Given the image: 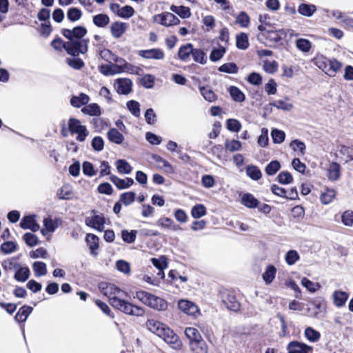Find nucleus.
I'll return each mask as SVG.
<instances>
[{
  "label": "nucleus",
  "mask_w": 353,
  "mask_h": 353,
  "mask_svg": "<svg viewBox=\"0 0 353 353\" xmlns=\"http://www.w3.org/2000/svg\"><path fill=\"white\" fill-rule=\"evenodd\" d=\"M296 47L303 52H308L312 47L311 42L306 39H298L296 41Z\"/></svg>",
  "instance_id": "49"
},
{
  "label": "nucleus",
  "mask_w": 353,
  "mask_h": 353,
  "mask_svg": "<svg viewBox=\"0 0 353 353\" xmlns=\"http://www.w3.org/2000/svg\"><path fill=\"white\" fill-rule=\"evenodd\" d=\"M33 308L30 306L23 305L22 306L14 316V319L17 322H24L26 321L28 316L32 312Z\"/></svg>",
  "instance_id": "25"
},
{
  "label": "nucleus",
  "mask_w": 353,
  "mask_h": 353,
  "mask_svg": "<svg viewBox=\"0 0 353 353\" xmlns=\"http://www.w3.org/2000/svg\"><path fill=\"white\" fill-rule=\"evenodd\" d=\"M225 148L230 152H234L241 148V143L238 140H226L225 142Z\"/></svg>",
  "instance_id": "52"
},
{
  "label": "nucleus",
  "mask_w": 353,
  "mask_h": 353,
  "mask_svg": "<svg viewBox=\"0 0 353 353\" xmlns=\"http://www.w3.org/2000/svg\"><path fill=\"white\" fill-rule=\"evenodd\" d=\"M304 336L310 342L315 343L319 341L321 333L312 327H307L304 331Z\"/></svg>",
  "instance_id": "32"
},
{
  "label": "nucleus",
  "mask_w": 353,
  "mask_h": 353,
  "mask_svg": "<svg viewBox=\"0 0 353 353\" xmlns=\"http://www.w3.org/2000/svg\"><path fill=\"white\" fill-rule=\"evenodd\" d=\"M225 53V48L224 47H221L218 49H214L212 50L210 54V59L213 62L217 61L223 57Z\"/></svg>",
  "instance_id": "61"
},
{
  "label": "nucleus",
  "mask_w": 353,
  "mask_h": 353,
  "mask_svg": "<svg viewBox=\"0 0 353 353\" xmlns=\"http://www.w3.org/2000/svg\"><path fill=\"white\" fill-rule=\"evenodd\" d=\"M32 268L36 276H41L47 274L46 265L43 262L35 261Z\"/></svg>",
  "instance_id": "48"
},
{
  "label": "nucleus",
  "mask_w": 353,
  "mask_h": 353,
  "mask_svg": "<svg viewBox=\"0 0 353 353\" xmlns=\"http://www.w3.org/2000/svg\"><path fill=\"white\" fill-rule=\"evenodd\" d=\"M90 97L84 93H81L79 96H73L70 99V103L75 108H80L83 105L88 103Z\"/></svg>",
  "instance_id": "26"
},
{
  "label": "nucleus",
  "mask_w": 353,
  "mask_h": 353,
  "mask_svg": "<svg viewBox=\"0 0 353 353\" xmlns=\"http://www.w3.org/2000/svg\"><path fill=\"white\" fill-rule=\"evenodd\" d=\"M241 203L245 207L250 209L256 208L260 201L250 193H244L241 195Z\"/></svg>",
  "instance_id": "16"
},
{
  "label": "nucleus",
  "mask_w": 353,
  "mask_h": 353,
  "mask_svg": "<svg viewBox=\"0 0 353 353\" xmlns=\"http://www.w3.org/2000/svg\"><path fill=\"white\" fill-rule=\"evenodd\" d=\"M85 241L90 250V253L94 256H97V252L96 250H97L99 246L98 236L93 234H88Z\"/></svg>",
  "instance_id": "23"
},
{
  "label": "nucleus",
  "mask_w": 353,
  "mask_h": 353,
  "mask_svg": "<svg viewBox=\"0 0 353 353\" xmlns=\"http://www.w3.org/2000/svg\"><path fill=\"white\" fill-rule=\"evenodd\" d=\"M335 197V192L332 189H327L321 194V201L323 204H329Z\"/></svg>",
  "instance_id": "59"
},
{
  "label": "nucleus",
  "mask_w": 353,
  "mask_h": 353,
  "mask_svg": "<svg viewBox=\"0 0 353 353\" xmlns=\"http://www.w3.org/2000/svg\"><path fill=\"white\" fill-rule=\"evenodd\" d=\"M127 108L134 117L140 116V104L138 101L130 100L126 103Z\"/></svg>",
  "instance_id": "53"
},
{
  "label": "nucleus",
  "mask_w": 353,
  "mask_h": 353,
  "mask_svg": "<svg viewBox=\"0 0 353 353\" xmlns=\"http://www.w3.org/2000/svg\"><path fill=\"white\" fill-rule=\"evenodd\" d=\"M30 274V269L28 267H21V265L15 271L14 278L19 282H25Z\"/></svg>",
  "instance_id": "28"
},
{
  "label": "nucleus",
  "mask_w": 353,
  "mask_h": 353,
  "mask_svg": "<svg viewBox=\"0 0 353 353\" xmlns=\"http://www.w3.org/2000/svg\"><path fill=\"white\" fill-rule=\"evenodd\" d=\"M127 29V24L123 22H114L110 27L111 34L116 39L120 38Z\"/></svg>",
  "instance_id": "21"
},
{
  "label": "nucleus",
  "mask_w": 353,
  "mask_h": 353,
  "mask_svg": "<svg viewBox=\"0 0 353 353\" xmlns=\"http://www.w3.org/2000/svg\"><path fill=\"white\" fill-rule=\"evenodd\" d=\"M193 45L192 43H186L181 46L178 51V57L183 62H188L190 60V57L193 52Z\"/></svg>",
  "instance_id": "18"
},
{
  "label": "nucleus",
  "mask_w": 353,
  "mask_h": 353,
  "mask_svg": "<svg viewBox=\"0 0 353 353\" xmlns=\"http://www.w3.org/2000/svg\"><path fill=\"white\" fill-rule=\"evenodd\" d=\"M73 192L68 185H64L57 192V196L60 200H70L72 199Z\"/></svg>",
  "instance_id": "29"
},
{
  "label": "nucleus",
  "mask_w": 353,
  "mask_h": 353,
  "mask_svg": "<svg viewBox=\"0 0 353 353\" xmlns=\"http://www.w3.org/2000/svg\"><path fill=\"white\" fill-rule=\"evenodd\" d=\"M178 307L180 310L190 316H196L200 313L198 306L188 300H179Z\"/></svg>",
  "instance_id": "10"
},
{
  "label": "nucleus",
  "mask_w": 353,
  "mask_h": 353,
  "mask_svg": "<svg viewBox=\"0 0 353 353\" xmlns=\"http://www.w3.org/2000/svg\"><path fill=\"white\" fill-rule=\"evenodd\" d=\"M1 265L5 271L12 272L16 271L17 269L19 268L20 263L15 262L12 258L3 261Z\"/></svg>",
  "instance_id": "55"
},
{
  "label": "nucleus",
  "mask_w": 353,
  "mask_h": 353,
  "mask_svg": "<svg viewBox=\"0 0 353 353\" xmlns=\"http://www.w3.org/2000/svg\"><path fill=\"white\" fill-rule=\"evenodd\" d=\"M326 74L330 77H334L342 68V63L335 59H330Z\"/></svg>",
  "instance_id": "27"
},
{
  "label": "nucleus",
  "mask_w": 353,
  "mask_h": 353,
  "mask_svg": "<svg viewBox=\"0 0 353 353\" xmlns=\"http://www.w3.org/2000/svg\"><path fill=\"white\" fill-rule=\"evenodd\" d=\"M117 169L119 173L127 174L132 170V166L124 159H119L117 161Z\"/></svg>",
  "instance_id": "45"
},
{
  "label": "nucleus",
  "mask_w": 353,
  "mask_h": 353,
  "mask_svg": "<svg viewBox=\"0 0 353 353\" xmlns=\"http://www.w3.org/2000/svg\"><path fill=\"white\" fill-rule=\"evenodd\" d=\"M190 348L193 353H208V345L205 341L201 339L190 343Z\"/></svg>",
  "instance_id": "31"
},
{
  "label": "nucleus",
  "mask_w": 353,
  "mask_h": 353,
  "mask_svg": "<svg viewBox=\"0 0 353 353\" xmlns=\"http://www.w3.org/2000/svg\"><path fill=\"white\" fill-rule=\"evenodd\" d=\"M333 303L337 307H341L345 305L349 298V294L341 290H335L332 294Z\"/></svg>",
  "instance_id": "19"
},
{
  "label": "nucleus",
  "mask_w": 353,
  "mask_h": 353,
  "mask_svg": "<svg viewBox=\"0 0 353 353\" xmlns=\"http://www.w3.org/2000/svg\"><path fill=\"white\" fill-rule=\"evenodd\" d=\"M82 16L81 10L77 8H70L67 12V18L70 21L74 22L80 19Z\"/></svg>",
  "instance_id": "57"
},
{
  "label": "nucleus",
  "mask_w": 353,
  "mask_h": 353,
  "mask_svg": "<svg viewBox=\"0 0 353 353\" xmlns=\"http://www.w3.org/2000/svg\"><path fill=\"white\" fill-rule=\"evenodd\" d=\"M170 10L176 14H177L182 19H186L190 17L191 12L190 10L188 7L185 6H171Z\"/></svg>",
  "instance_id": "36"
},
{
  "label": "nucleus",
  "mask_w": 353,
  "mask_h": 353,
  "mask_svg": "<svg viewBox=\"0 0 353 353\" xmlns=\"http://www.w3.org/2000/svg\"><path fill=\"white\" fill-rule=\"evenodd\" d=\"M316 10V6L312 4L301 3L299 5L298 12L301 15L311 17Z\"/></svg>",
  "instance_id": "35"
},
{
  "label": "nucleus",
  "mask_w": 353,
  "mask_h": 353,
  "mask_svg": "<svg viewBox=\"0 0 353 353\" xmlns=\"http://www.w3.org/2000/svg\"><path fill=\"white\" fill-rule=\"evenodd\" d=\"M87 32V29L81 26H76L72 29L61 30L63 36L68 39L64 44V49L68 54L77 57L80 54L87 52L89 39H83Z\"/></svg>",
  "instance_id": "1"
},
{
  "label": "nucleus",
  "mask_w": 353,
  "mask_h": 353,
  "mask_svg": "<svg viewBox=\"0 0 353 353\" xmlns=\"http://www.w3.org/2000/svg\"><path fill=\"white\" fill-rule=\"evenodd\" d=\"M236 23L241 27H248L250 23V17L246 12H241L236 18Z\"/></svg>",
  "instance_id": "64"
},
{
  "label": "nucleus",
  "mask_w": 353,
  "mask_h": 353,
  "mask_svg": "<svg viewBox=\"0 0 353 353\" xmlns=\"http://www.w3.org/2000/svg\"><path fill=\"white\" fill-rule=\"evenodd\" d=\"M135 198L136 194L134 192H127L120 195L119 201L128 206L134 201Z\"/></svg>",
  "instance_id": "51"
},
{
  "label": "nucleus",
  "mask_w": 353,
  "mask_h": 353,
  "mask_svg": "<svg viewBox=\"0 0 353 353\" xmlns=\"http://www.w3.org/2000/svg\"><path fill=\"white\" fill-rule=\"evenodd\" d=\"M329 59L322 54H317L312 60L314 64L323 70L325 74L327 70V63H329Z\"/></svg>",
  "instance_id": "30"
},
{
  "label": "nucleus",
  "mask_w": 353,
  "mask_h": 353,
  "mask_svg": "<svg viewBox=\"0 0 353 353\" xmlns=\"http://www.w3.org/2000/svg\"><path fill=\"white\" fill-rule=\"evenodd\" d=\"M276 269L273 265L267 266L265 272L263 274V279L267 285L270 284L275 278Z\"/></svg>",
  "instance_id": "33"
},
{
  "label": "nucleus",
  "mask_w": 353,
  "mask_h": 353,
  "mask_svg": "<svg viewBox=\"0 0 353 353\" xmlns=\"http://www.w3.org/2000/svg\"><path fill=\"white\" fill-rule=\"evenodd\" d=\"M68 128L72 134H77V140L80 142L84 141L89 134L86 127L81 125L79 119L74 118L69 119Z\"/></svg>",
  "instance_id": "5"
},
{
  "label": "nucleus",
  "mask_w": 353,
  "mask_h": 353,
  "mask_svg": "<svg viewBox=\"0 0 353 353\" xmlns=\"http://www.w3.org/2000/svg\"><path fill=\"white\" fill-rule=\"evenodd\" d=\"M20 226L23 229H29L32 232H37L39 229V225L33 215L25 216L20 222Z\"/></svg>",
  "instance_id": "17"
},
{
  "label": "nucleus",
  "mask_w": 353,
  "mask_h": 353,
  "mask_svg": "<svg viewBox=\"0 0 353 353\" xmlns=\"http://www.w3.org/2000/svg\"><path fill=\"white\" fill-rule=\"evenodd\" d=\"M300 260V255L296 250H290L287 252L285 261L288 265H293Z\"/></svg>",
  "instance_id": "44"
},
{
  "label": "nucleus",
  "mask_w": 353,
  "mask_h": 353,
  "mask_svg": "<svg viewBox=\"0 0 353 353\" xmlns=\"http://www.w3.org/2000/svg\"><path fill=\"white\" fill-rule=\"evenodd\" d=\"M18 249L17 244L14 241H6L1 245V251L6 254H11Z\"/></svg>",
  "instance_id": "46"
},
{
  "label": "nucleus",
  "mask_w": 353,
  "mask_h": 353,
  "mask_svg": "<svg viewBox=\"0 0 353 353\" xmlns=\"http://www.w3.org/2000/svg\"><path fill=\"white\" fill-rule=\"evenodd\" d=\"M132 81L128 79H117L114 88L119 94H128L132 91Z\"/></svg>",
  "instance_id": "12"
},
{
  "label": "nucleus",
  "mask_w": 353,
  "mask_h": 353,
  "mask_svg": "<svg viewBox=\"0 0 353 353\" xmlns=\"http://www.w3.org/2000/svg\"><path fill=\"white\" fill-rule=\"evenodd\" d=\"M272 141L274 143L280 144L285 140V134L282 130L274 129L271 132Z\"/></svg>",
  "instance_id": "58"
},
{
  "label": "nucleus",
  "mask_w": 353,
  "mask_h": 353,
  "mask_svg": "<svg viewBox=\"0 0 353 353\" xmlns=\"http://www.w3.org/2000/svg\"><path fill=\"white\" fill-rule=\"evenodd\" d=\"M66 63L75 70H80L84 66V62L80 58H67Z\"/></svg>",
  "instance_id": "63"
},
{
  "label": "nucleus",
  "mask_w": 353,
  "mask_h": 353,
  "mask_svg": "<svg viewBox=\"0 0 353 353\" xmlns=\"http://www.w3.org/2000/svg\"><path fill=\"white\" fill-rule=\"evenodd\" d=\"M81 111L90 116H99L101 114L99 105L95 103L85 105L82 108Z\"/></svg>",
  "instance_id": "34"
},
{
  "label": "nucleus",
  "mask_w": 353,
  "mask_h": 353,
  "mask_svg": "<svg viewBox=\"0 0 353 353\" xmlns=\"http://www.w3.org/2000/svg\"><path fill=\"white\" fill-rule=\"evenodd\" d=\"M136 297L143 304L154 310L164 311L168 308V303L163 299L145 291H137Z\"/></svg>",
  "instance_id": "2"
},
{
  "label": "nucleus",
  "mask_w": 353,
  "mask_h": 353,
  "mask_svg": "<svg viewBox=\"0 0 353 353\" xmlns=\"http://www.w3.org/2000/svg\"><path fill=\"white\" fill-rule=\"evenodd\" d=\"M192 57L195 62L201 64H205L207 63V57L204 51L201 49L194 48Z\"/></svg>",
  "instance_id": "43"
},
{
  "label": "nucleus",
  "mask_w": 353,
  "mask_h": 353,
  "mask_svg": "<svg viewBox=\"0 0 353 353\" xmlns=\"http://www.w3.org/2000/svg\"><path fill=\"white\" fill-rule=\"evenodd\" d=\"M236 46L241 50H246L249 47L248 37L245 33L242 32L236 36Z\"/></svg>",
  "instance_id": "42"
},
{
  "label": "nucleus",
  "mask_w": 353,
  "mask_h": 353,
  "mask_svg": "<svg viewBox=\"0 0 353 353\" xmlns=\"http://www.w3.org/2000/svg\"><path fill=\"white\" fill-rule=\"evenodd\" d=\"M137 230H131L128 232L127 230L121 231V237L124 242L128 243H132L135 241L137 236Z\"/></svg>",
  "instance_id": "56"
},
{
  "label": "nucleus",
  "mask_w": 353,
  "mask_h": 353,
  "mask_svg": "<svg viewBox=\"0 0 353 353\" xmlns=\"http://www.w3.org/2000/svg\"><path fill=\"white\" fill-rule=\"evenodd\" d=\"M229 92L232 99L236 102H243L245 101V96L244 93L236 86H230Z\"/></svg>",
  "instance_id": "38"
},
{
  "label": "nucleus",
  "mask_w": 353,
  "mask_h": 353,
  "mask_svg": "<svg viewBox=\"0 0 353 353\" xmlns=\"http://www.w3.org/2000/svg\"><path fill=\"white\" fill-rule=\"evenodd\" d=\"M85 222L88 226L93 228L99 232H102L104 230L105 219L103 216L94 215L92 217H87Z\"/></svg>",
  "instance_id": "14"
},
{
  "label": "nucleus",
  "mask_w": 353,
  "mask_h": 353,
  "mask_svg": "<svg viewBox=\"0 0 353 353\" xmlns=\"http://www.w3.org/2000/svg\"><path fill=\"white\" fill-rule=\"evenodd\" d=\"M281 168L280 163L276 161H272L265 168V173L269 176L274 175Z\"/></svg>",
  "instance_id": "50"
},
{
  "label": "nucleus",
  "mask_w": 353,
  "mask_h": 353,
  "mask_svg": "<svg viewBox=\"0 0 353 353\" xmlns=\"http://www.w3.org/2000/svg\"><path fill=\"white\" fill-rule=\"evenodd\" d=\"M108 140L113 143L121 145L124 141L123 135L117 129L110 128L107 132Z\"/></svg>",
  "instance_id": "22"
},
{
  "label": "nucleus",
  "mask_w": 353,
  "mask_h": 353,
  "mask_svg": "<svg viewBox=\"0 0 353 353\" xmlns=\"http://www.w3.org/2000/svg\"><path fill=\"white\" fill-rule=\"evenodd\" d=\"M110 181L117 186L119 190L126 189L134 184V180L132 178H126L122 179L117 176L112 175L110 176Z\"/></svg>",
  "instance_id": "20"
},
{
  "label": "nucleus",
  "mask_w": 353,
  "mask_h": 353,
  "mask_svg": "<svg viewBox=\"0 0 353 353\" xmlns=\"http://www.w3.org/2000/svg\"><path fill=\"white\" fill-rule=\"evenodd\" d=\"M340 176V165L337 163H332L328 169L327 177L330 180L336 181Z\"/></svg>",
  "instance_id": "41"
},
{
  "label": "nucleus",
  "mask_w": 353,
  "mask_h": 353,
  "mask_svg": "<svg viewBox=\"0 0 353 353\" xmlns=\"http://www.w3.org/2000/svg\"><path fill=\"white\" fill-rule=\"evenodd\" d=\"M110 303L113 307L126 314L141 316L144 314V310L143 308L134 305L117 296L111 297Z\"/></svg>",
  "instance_id": "3"
},
{
  "label": "nucleus",
  "mask_w": 353,
  "mask_h": 353,
  "mask_svg": "<svg viewBox=\"0 0 353 353\" xmlns=\"http://www.w3.org/2000/svg\"><path fill=\"white\" fill-rule=\"evenodd\" d=\"M99 288L101 292L105 296L109 297V300L111 297L117 296L121 297L123 292L117 288L115 285L108 283H100Z\"/></svg>",
  "instance_id": "7"
},
{
  "label": "nucleus",
  "mask_w": 353,
  "mask_h": 353,
  "mask_svg": "<svg viewBox=\"0 0 353 353\" xmlns=\"http://www.w3.org/2000/svg\"><path fill=\"white\" fill-rule=\"evenodd\" d=\"M287 37V30L279 29L276 30H269L257 34V39L265 46L272 47Z\"/></svg>",
  "instance_id": "4"
},
{
  "label": "nucleus",
  "mask_w": 353,
  "mask_h": 353,
  "mask_svg": "<svg viewBox=\"0 0 353 353\" xmlns=\"http://www.w3.org/2000/svg\"><path fill=\"white\" fill-rule=\"evenodd\" d=\"M139 55L147 59L162 60L165 57L163 51L160 48H152L149 50H141Z\"/></svg>",
  "instance_id": "11"
},
{
  "label": "nucleus",
  "mask_w": 353,
  "mask_h": 353,
  "mask_svg": "<svg viewBox=\"0 0 353 353\" xmlns=\"http://www.w3.org/2000/svg\"><path fill=\"white\" fill-rule=\"evenodd\" d=\"M160 338L163 339L165 342L171 345L176 350H179L182 347V343L179 336L168 327Z\"/></svg>",
  "instance_id": "9"
},
{
  "label": "nucleus",
  "mask_w": 353,
  "mask_h": 353,
  "mask_svg": "<svg viewBox=\"0 0 353 353\" xmlns=\"http://www.w3.org/2000/svg\"><path fill=\"white\" fill-rule=\"evenodd\" d=\"M145 326L148 330L159 337H161L168 327L165 324L154 319L148 320Z\"/></svg>",
  "instance_id": "13"
},
{
  "label": "nucleus",
  "mask_w": 353,
  "mask_h": 353,
  "mask_svg": "<svg viewBox=\"0 0 353 353\" xmlns=\"http://www.w3.org/2000/svg\"><path fill=\"white\" fill-rule=\"evenodd\" d=\"M206 214V208L203 204H196L191 210V215L194 219H199Z\"/></svg>",
  "instance_id": "47"
},
{
  "label": "nucleus",
  "mask_w": 353,
  "mask_h": 353,
  "mask_svg": "<svg viewBox=\"0 0 353 353\" xmlns=\"http://www.w3.org/2000/svg\"><path fill=\"white\" fill-rule=\"evenodd\" d=\"M277 180L281 184H290L293 181V177L289 172L283 171L277 176Z\"/></svg>",
  "instance_id": "60"
},
{
  "label": "nucleus",
  "mask_w": 353,
  "mask_h": 353,
  "mask_svg": "<svg viewBox=\"0 0 353 353\" xmlns=\"http://www.w3.org/2000/svg\"><path fill=\"white\" fill-rule=\"evenodd\" d=\"M219 71L228 74H236L238 72V67L234 63H226L219 68Z\"/></svg>",
  "instance_id": "54"
},
{
  "label": "nucleus",
  "mask_w": 353,
  "mask_h": 353,
  "mask_svg": "<svg viewBox=\"0 0 353 353\" xmlns=\"http://www.w3.org/2000/svg\"><path fill=\"white\" fill-rule=\"evenodd\" d=\"M141 84L145 88H152L154 85V77L152 74H145L141 78Z\"/></svg>",
  "instance_id": "62"
},
{
  "label": "nucleus",
  "mask_w": 353,
  "mask_h": 353,
  "mask_svg": "<svg viewBox=\"0 0 353 353\" xmlns=\"http://www.w3.org/2000/svg\"><path fill=\"white\" fill-rule=\"evenodd\" d=\"M185 334L190 339V343L202 339L200 332L194 327H190L185 328Z\"/></svg>",
  "instance_id": "40"
},
{
  "label": "nucleus",
  "mask_w": 353,
  "mask_h": 353,
  "mask_svg": "<svg viewBox=\"0 0 353 353\" xmlns=\"http://www.w3.org/2000/svg\"><path fill=\"white\" fill-rule=\"evenodd\" d=\"M288 353H308L312 347L298 341L290 342L287 347Z\"/></svg>",
  "instance_id": "15"
},
{
  "label": "nucleus",
  "mask_w": 353,
  "mask_h": 353,
  "mask_svg": "<svg viewBox=\"0 0 353 353\" xmlns=\"http://www.w3.org/2000/svg\"><path fill=\"white\" fill-rule=\"evenodd\" d=\"M99 71L101 74L105 76H110L121 73L120 67L117 66L114 63L101 65L99 67Z\"/></svg>",
  "instance_id": "24"
},
{
  "label": "nucleus",
  "mask_w": 353,
  "mask_h": 353,
  "mask_svg": "<svg viewBox=\"0 0 353 353\" xmlns=\"http://www.w3.org/2000/svg\"><path fill=\"white\" fill-rule=\"evenodd\" d=\"M92 21L96 26L104 28L109 23L110 18L105 14H99L93 17Z\"/></svg>",
  "instance_id": "37"
},
{
  "label": "nucleus",
  "mask_w": 353,
  "mask_h": 353,
  "mask_svg": "<svg viewBox=\"0 0 353 353\" xmlns=\"http://www.w3.org/2000/svg\"><path fill=\"white\" fill-rule=\"evenodd\" d=\"M246 174L252 180L257 181L262 176L260 169L256 165H248L245 169Z\"/></svg>",
  "instance_id": "39"
},
{
  "label": "nucleus",
  "mask_w": 353,
  "mask_h": 353,
  "mask_svg": "<svg viewBox=\"0 0 353 353\" xmlns=\"http://www.w3.org/2000/svg\"><path fill=\"white\" fill-rule=\"evenodd\" d=\"M221 299L223 305L230 310L236 312L240 309V303L233 292L225 290L221 293Z\"/></svg>",
  "instance_id": "6"
},
{
  "label": "nucleus",
  "mask_w": 353,
  "mask_h": 353,
  "mask_svg": "<svg viewBox=\"0 0 353 353\" xmlns=\"http://www.w3.org/2000/svg\"><path fill=\"white\" fill-rule=\"evenodd\" d=\"M154 21L165 26L177 25L180 20L171 12H164L154 17Z\"/></svg>",
  "instance_id": "8"
}]
</instances>
